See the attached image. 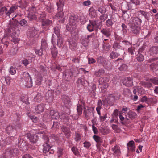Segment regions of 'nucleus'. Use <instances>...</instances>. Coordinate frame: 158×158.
<instances>
[{
    "label": "nucleus",
    "mask_w": 158,
    "mask_h": 158,
    "mask_svg": "<svg viewBox=\"0 0 158 158\" xmlns=\"http://www.w3.org/2000/svg\"><path fill=\"white\" fill-rule=\"evenodd\" d=\"M77 17L75 15H72L69 18V24L70 26H66V29L69 31H71V35L72 36L74 37V36H75V37L76 38L77 36V34L75 31H73V27L72 26L75 25L77 22Z\"/></svg>",
    "instance_id": "obj_1"
},
{
    "label": "nucleus",
    "mask_w": 158,
    "mask_h": 158,
    "mask_svg": "<svg viewBox=\"0 0 158 158\" xmlns=\"http://www.w3.org/2000/svg\"><path fill=\"white\" fill-rule=\"evenodd\" d=\"M24 81L23 84L25 87L27 88H31L32 86V79L29 73L26 72L23 73Z\"/></svg>",
    "instance_id": "obj_2"
},
{
    "label": "nucleus",
    "mask_w": 158,
    "mask_h": 158,
    "mask_svg": "<svg viewBox=\"0 0 158 158\" xmlns=\"http://www.w3.org/2000/svg\"><path fill=\"white\" fill-rule=\"evenodd\" d=\"M59 1L60 3V5L57 3V5L58 7L57 9L58 10L60 11L55 15V18L57 19H62L63 17L64 14L61 11L63 10L62 7L64 4L62 3V0H59Z\"/></svg>",
    "instance_id": "obj_3"
},
{
    "label": "nucleus",
    "mask_w": 158,
    "mask_h": 158,
    "mask_svg": "<svg viewBox=\"0 0 158 158\" xmlns=\"http://www.w3.org/2000/svg\"><path fill=\"white\" fill-rule=\"evenodd\" d=\"M93 35V34L87 36L86 35H82L81 39V44L85 47L88 46V43L89 41V38L92 37Z\"/></svg>",
    "instance_id": "obj_4"
},
{
    "label": "nucleus",
    "mask_w": 158,
    "mask_h": 158,
    "mask_svg": "<svg viewBox=\"0 0 158 158\" xmlns=\"http://www.w3.org/2000/svg\"><path fill=\"white\" fill-rule=\"evenodd\" d=\"M61 99L62 102L64 104L65 106L68 108H69L71 105L70 98L67 96L63 95L61 96Z\"/></svg>",
    "instance_id": "obj_5"
},
{
    "label": "nucleus",
    "mask_w": 158,
    "mask_h": 158,
    "mask_svg": "<svg viewBox=\"0 0 158 158\" xmlns=\"http://www.w3.org/2000/svg\"><path fill=\"white\" fill-rule=\"evenodd\" d=\"M128 25L130 27L131 30L133 33L137 34L139 32L140 27L137 25L131 23H128Z\"/></svg>",
    "instance_id": "obj_6"
},
{
    "label": "nucleus",
    "mask_w": 158,
    "mask_h": 158,
    "mask_svg": "<svg viewBox=\"0 0 158 158\" xmlns=\"http://www.w3.org/2000/svg\"><path fill=\"white\" fill-rule=\"evenodd\" d=\"M123 83L126 86H132L133 85V79L130 77H126L123 80Z\"/></svg>",
    "instance_id": "obj_7"
},
{
    "label": "nucleus",
    "mask_w": 158,
    "mask_h": 158,
    "mask_svg": "<svg viewBox=\"0 0 158 158\" xmlns=\"http://www.w3.org/2000/svg\"><path fill=\"white\" fill-rule=\"evenodd\" d=\"M84 114L85 115L86 118H90V117L92 116V113L93 112L92 109L88 106H85L84 107Z\"/></svg>",
    "instance_id": "obj_8"
},
{
    "label": "nucleus",
    "mask_w": 158,
    "mask_h": 158,
    "mask_svg": "<svg viewBox=\"0 0 158 158\" xmlns=\"http://www.w3.org/2000/svg\"><path fill=\"white\" fill-rule=\"evenodd\" d=\"M132 4L135 5V7L140 4V2L139 0H129V2L127 4L129 9L133 10V8L135 7L132 6Z\"/></svg>",
    "instance_id": "obj_9"
},
{
    "label": "nucleus",
    "mask_w": 158,
    "mask_h": 158,
    "mask_svg": "<svg viewBox=\"0 0 158 158\" xmlns=\"http://www.w3.org/2000/svg\"><path fill=\"white\" fill-rule=\"evenodd\" d=\"M14 99V98L12 97V95H10L8 97V100H6L7 106L9 107H13L15 103Z\"/></svg>",
    "instance_id": "obj_10"
},
{
    "label": "nucleus",
    "mask_w": 158,
    "mask_h": 158,
    "mask_svg": "<svg viewBox=\"0 0 158 158\" xmlns=\"http://www.w3.org/2000/svg\"><path fill=\"white\" fill-rule=\"evenodd\" d=\"M52 22L51 20L48 19H43L42 21V27L43 28L48 29V26L52 24Z\"/></svg>",
    "instance_id": "obj_11"
},
{
    "label": "nucleus",
    "mask_w": 158,
    "mask_h": 158,
    "mask_svg": "<svg viewBox=\"0 0 158 158\" xmlns=\"http://www.w3.org/2000/svg\"><path fill=\"white\" fill-rule=\"evenodd\" d=\"M27 135V137L29 139L30 141L33 143H35L38 140V137L36 135H31L28 133Z\"/></svg>",
    "instance_id": "obj_12"
},
{
    "label": "nucleus",
    "mask_w": 158,
    "mask_h": 158,
    "mask_svg": "<svg viewBox=\"0 0 158 158\" xmlns=\"http://www.w3.org/2000/svg\"><path fill=\"white\" fill-rule=\"evenodd\" d=\"M72 75V73L70 69L66 70L63 74L64 79L67 81H69L71 78Z\"/></svg>",
    "instance_id": "obj_13"
},
{
    "label": "nucleus",
    "mask_w": 158,
    "mask_h": 158,
    "mask_svg": "<svg viewBox=\"0 0 158 158\" xmlns=\"http://www.w3.org/2000/svg\"><path fill=\"white\" fill-rule=\"evenodd\" d=\"M108 81L109 80L107 77H101L99 79V84L101 85H104L105 88H106L109 86Z\"/></svg>",
    "instance_id": "obj_14"
},
{
    "label": "nucleus",
    "mask_w": 158,
    "mask_h": 158,
    "mask_svg": "<svg viewBox=\"0 0 158 158\" xmlns=\"http://www.w3.org/2000/svg\"><path fill=\"white\" fill-rule=\"evenodd\" d=\"M61 129L62 132H63L66 138H69L70 136L71 132L70 129L65 126H63L61 127Z\"/></svg>",
    "instance_id": "obj_15"
},
{
    "label": "nucleus",
    "mask_w": 158,
    "mask_h": 158,
    "mask_svg": "<svg viewBox=\"0 0 158 158\" xmlns=\"http://www.w3.org/2000/svg\"><path fill=\"white\" fill-rule=\"evenodd\" d=\"M45 107V106L44 104H40L36 106L35 110L37 113L40 114L44 111Z\"/></svg>",
    "instance_id": "obj_16"
},
{
    "label": "nucleus",
    "mask_w": 158,
    "mask_h": 158,
    "mask_svg": "<svg viewBox=\"0 0 158 158\" xmlns=\"http://www.w3.org/2000/svg\"><path fill=\"white\" fill-rule=\"evenodd\" d=\"M50 114L51 118L53 119H57L59 118H61V116L60 115H59V113L53 110H51L50 111Z\"/></svg>",
    "instance_id": "obj_17"
},
{
    "label": "nucleus",
    "mask_w": 158,
    "mask_h": 158,
    "mask_svg": "<svg viewBox=\"0 0 158 158\" xmlns=\"http://www.w3.org/2000/svg\"><path fill=\"white\" fill-rule=\"evenodd\" d=\"M68 41L69 43V48L73 50L76 48L77 46V44L74 39H70L68 40Z\"/></svg>",
    "instance_id": "obj_18"
},
{
    "label": "nucleus",
    "mask_w": 158,
    "mask_h": 158,
    "mask_svg": "<svg viewBox=\"0 0 158 158\" xmlns=\"http://www.w3.org/2000/svg\"><path fill=\"white\" fill-rule=\"evenodd\" d=\"M100 31L104 36L107 37H109L110 36L112 31L109 29H106L103 28Z\"/></svg>",
    "instance_id": "obj_19"
},
{
    "label": "nucleus",
    "mask_w": 158,
    "mask_h": 158,
    "mask_svg": "<svg viewBox=\"0 0 158 158\" xmlns=\"http://www.w3.org/2000/svg\"><path fill=\"white\" fill-rule=\"evenodd\" d=\"M44 4L46 6V9L48 12L49 13L52 12L53 11L54 8L53 6L50 2H48V3L46 1H44Z\"/></svg>",
    "instance_id": "obj_20"
},
{
    "label": "nucleus",
    "mask_w": 158,
    "mask_h": 158,
    "mask_svg": "<svg viewBox=\"0 0 158 158\" xmlns=\"http://www.w3.org/2000/svg\"><path fill=\"white\" fill-rule=\"evenodd\" d=\"M129 23H131L135 25H139L141 23V20L138 17L133 18H132L131 22Z\"/></svg>",
    "instance_id": "obj_21"
},
{
    "label": "nucleus",
    "mask_w": 158,
    "mask_h": 158,
    "mask_svg": "<svg viewBox=\"0 0 158 158\" xmlns=\"http://www.w3.org/2000/svg\"><path fill=\"white\" fill-rule=\"evenodd\" d=\"M97 62L98 63L102 64L103 66L105 67L106 68H108L107 66H106V65L107 64H108L107 63H106V59L103 57L100 56L97 59Z\"/></svg>",
    "instance_id": "obj_22"
},
{
    "label": "nucleus",
    "mask_w": 158,
    "mask_h": 158,
    "mask_svg": "<svg viewBox=\"0 0 158 158\" xmlns=\"http://www.w3.org/2000/svg\"><path fill=\"white\" fill-rule=\"evenodd\" d=\"M6 131L7 133L10 135L13 133H15V129L13 126L9 125L7 127Z\"/></svg>",
    "instance_id": "obj_23"
},
{
    "label": "nucleus",
    "mask_w": 158,
    "mask_h": 158,
    "mask_svg": "<svg viewBox=\"0 0 158 158\" xmlns=\"http://www.w3.org/2000/svg\"><path fill=\"white\" fill-rule=\"evenodd\" d=\"M134 142L133 141H130L127 143V148L129 150L134 151L135 150Z\"/></svg>",
    "instance_id": "obj_24"
},
{
    "label": "nucleus",
    "mask_w": 158,
    "mask_h": 158,
    "mask_svg": "<svg viewBox=\"0 0 158 158\" xmlns=\"http://www.w3.org/2000/svg\"><path fill=\"white\" fill-rule=\"evenodd\" d=\"M150 52L152 55L158 53V46H153L151 47L150 49Z\"/></svg>",
    "instance_id": "obj_25"
},
{
    "label": "nucleus",
    "mask_w": 158,
    "mask_h": 158,
    "mask_svg": "<svg viewBox=\"0 0 158 158\" xmlns=\"http://www.w3.org/2000/svg\"><path fill=\"white\" fill-rule=\"evenodd\" d=\"M46 99L49 101L52 100L53 98V94L50 91H48L46 94Z\"/></svg>",
    "instance_id": "obj_26"
},
{
    "label": "nucleus",
    "mask_w": 158,
    "mask_h": 158,
    "mask_svg": "<svg viewBox=\"0 0 158 158\" xmlns=\"http://www.w3.org/2000/svg\"><path fill=\"white\" fill-rule=\"evenodd\" d=\"M112 150L113 152V154L114 155L118 156L120 153L119 147L117 146L112 148Z\"/></svg>",
    "instance_id": "obj_27"
},
{
    "label": "nucleus",
    "mask_w": 158,
    "mask_h": 158,
    "mask_svg": "<svg viewBox=\"0 0 158 158\" xmlns=\"http://www.w3.org/2000/svg\"><path fill=\"white\" fill-rule=\"evenodd\" d=\"M102 103L100 99H99L98 101V102L97 103V107L96 108V110L98 114L100 115V110L102 108Z\"/></svg>",
    "instance_id": "obj_28"
},
{
    "label": "nucleus",
    "mask_w": 158,
    "mask_h": 158,
    "mask_svg": "<svg viewBox=\"0 0 158 158\" xmlns=\"http://www.w3.org/2000/svg\"><path fill=\"white\" fill-rule=\"evenodd\" d=\"M18 6L15 5H13L10 9L7 12H5L6 15L9 16L12 13H13L17 8Z\"/></svg>",
    "instance_id": "obj_29"
},
{
    "label": "nucleus",
    "mask_w": 158,
    "mask_h": 158,
    "mask_svg": "<svg viewBox=\"0 0 158 158\" xmlns=\"http://www.w3.org/2000/svg\"><path fill=\"white\" fill-rule=\"evenodd\" d=\"M60 27L59 25L56 26L55 27L53 28V32L56 35L57 37H59L60 36H61V35L60 34Z\"/></svg>",
    "instance_id": "obj_30"
},
{
    "label": "nucleus",
    "mask_w": 158,
    "mask_h": 158,
    "mask_svg": "<svg viewBox=\"0 0 158 158\" xmlns=\"http://www.w3.org/2000/svg\"><path fill=\"white\" fill-rule=\"evenodd\" d=\"M50 148V145L47 142H46L43 145V152L45 153H46L49 151Z\"/></svg>",
    "instance_id": "obj_31"
},
{
    "label": "nucleus",
    "mask_w": 158,
    "mask_h": 158,
    "mask_svg": "<svg viewBox=\"0 0 158 158\" xmlns=\"http://www.w3.org/2000/svg\"><path fill=\"white\" fill-rule=\"evenodd\" d=\"M93 138L96 141V142L98 143L97 144V147H98V143H101L102 142V140L101 138L98 136L94 135L93 136Z\"/></svg>",
    "instance_id": "obj_32"
},
{
    "label": "nucleus",
    "mask_w": 158,
    "mask_h": 158,
    "mask_svg": "<svg viewBox=\"0 0 158 158\" xmlns=\"http://www.w3.org/2000/svg\"><path fill=\"white\" fill-rule=\"evenodd\" d=\"M43 77L40 74H38L37 77H36V84L40 85L41 84L42 81Z\"/></svg>",
    "instance_id": "obj_33"
},
{
    "label": "nucleus",
    "mask_w": 158,
    "mask_h": 158,
    "mask_svg": "<svg viewBox=\"0 0 158 158\" xmlns=\"http://www.w3.org/2000/svg\"><path fill=\"white\" fill-rule=\"evenodd\" d=\"M43 97L40 93L37 94V95L34 98L35 102H40L42 99Z\"/></svg>",
    "instance_id": "obj_34"
},
{
    "label": "nucleus",
    "mask_w": 158,
    "mask_h": 158,
    "mask_svg": "<svg viewBox=\"0 0 158 158\" xmlns=\"http://www.w3.org/2000/svg\"><path fill=\"white\" fill-rule=\"evenodd\" d=\"M151 69L155 73L158 70V64L156 63H152L150 65Z\"/></svg>",
    "instance_id": "obj_35"
},
{
    "label": "nucleus",
    "mask_w": 158,
    "mask_h": 158,
    "mask_svg": "<svg viewBox=\"0 0 158 158\" xmlns=\"http://www.w3.org/2000/svg\"><path fill=\"white\" fill-rule=\"evenodd\" d=\"M113 48L116 50L119 49H122V48L120 45V43L118 42H115L113 45Z\"/></svg>",
    "instance_id": "obj_36"
},
{
    "label": "nucleus",
    "mask_w": 158,
    "mask_h": 158,
    "mask_svg": "<svg viewBox=\"0 0 158 158\" xmlns=\"http://www.w3.org/2000/svg\"><path fill=\"white\" fill-rule=\"evenodd\" d=\"M58 38L57 41V45L59 47H61L63 45V39L61 36L57 37Z\"/></svg>",
    "instance_id": "obj_37"
},
{
    "label": "nucleus",
    "mask_w": 158,
    "mask_h": 158,
    "mask_svg": "<svg viewBox=\"0 0 158 158\" xmlns=\"http://www.w3.org/2000/svg\"><path fill=\"white\" fill-rule=\"evenodd\" d=\"M18 50V48L17 47H13L9 50V52L10 55H15Z\"/></svg>",
    "instance_id": "obj_38"
},
{
    "label": "nucleus",
    "mask_w": 158,
    "mask_h": 158,
    "mask_svg": "<svg viewBox=\"0 0 158 158\" xmlns=\"http://www.w3.org/2000/svg\"><path fill=\"white\" fill-rule=\"evenodd\" d=\"M10 138V137L7 138V140L6 141L3 140L2 139L0 140V146L1 147H3L6 146L7 143H9L8 142V140H9Z\"/></svg>",
    "instance_id": "obj_39"
},
{
    "label": "nucleus",
    "mask_w": 158,
    "mask_h": 158,
    "mask_svg": "<svg viewBox=\"0 0 158 158\" xmlns=\"http://www.w3.org/2000/svg\"><path fill=\"white\" fill-rule=\"evenodd\" d=\"M128 117L131 119L135 118L137 116L136 114L134 112L132 111L129 112L127 114Z\"/></svg>",
    "instance_id": "obj_40"
},
{
    "label": "nucleus",
    "mask_w": 158,
    "mask_h": 158,
    "mask_svg": "<svg viewBox=\"0 0 158 158\" xmlns=\"http://www.w3.org/2000/svg\"><path fill=\"white\" fill-rule=\"evenodd\" d=\"M10 154L13 156H17L18 153V150L17 148H14L10 149L9 151Z\"/></svg>",
    "instance_id": "obj_41"
},
{
    "label": "nucleus",
    "mask_w": 158,
    "mask_h": 158,
    "mask_svg": "<svg viewBox=\"0 0 158 158\" xmlns=\"http://www.w3.org/2000/svg\"><path fill=\"white\" fill-rule=\"evenodd\" d=\"M143 53V54L139 53L137 55L136 59L139 61L141 62L143 61L144 60Z\"/></svg>",
    "instance_id": "obj_42"
},
{
    "label": "nucleus",
    "mask_w": 158,
    "mask_h": 158,
    "mask_svg": "<svg viewBox=\"0 0 158 158\" xmlns=\"http://www.w3.org/2000/svg\"><path fill=\"white\" fill-rule=\"evenodd\" d=\"M105 73L104 70L103 69H101L95 73V75L97 77L101 76L102 74H104Z\"/></svg>",
    "instance_id": "obj_43"
},
{
    "label": "nucleus",
    "mask_w": 158,
    "mask_h": 158,
    "mask_svg": "<svg viewBox=\"0 0 158 158\" xmlns=\"http://www.w3.org/2000/svg\"><path fill=\"white\" fill-rule=\"evenodd\" d=\"M114 99L113 96L111 94L109 95L107 98L103 101L104 102H107L108 104H109L111 101L113 100Z\"/></svg>",
    "instance_id": "obj_44"
},
{
    "label": "nucleus",
    "mask_w": 158,
    "mask_h": 158,
    "mask_svg": "<svg viewBox=\"0 0 158 158\" xmlns=\"http://www.w3.org/2000/svg\"><path fill=\"white\" fill-rule=\"evenodd\" d=\"M108 15L107 14H103L99 17V19L101 22H104L108 18Z\"/></svg>",
    "instance_id": "obj_45"
},
{
    "label": "nucleus",
    "mask_w": 158,
    "mask_h": 158,
    "mask_svg": "<svg viewBox=\"0 0 158 158\" xmlns=\"http://www.w3.org/2000/svg\"><path fill=\"white\" fill-rule=\"evenodd\" d=\"M89 14L95 17L96 15V11L93 8H90L89 10Z\"/></svg>",
    "instance_id": "obj_46"
},
{
    "label": "nucleus",
    "mask_w": 158,
    "mask_h": 158,
    "mask_svg": "<svg viewBox=\"0 0 158 158\" xmlns=\"http://www.w3.org/2000/svg\"><path fill=\"white\" fill-rule=\"evenodd\" d=\"M28 17L30 20H36L37 19V17L34 14H31L30 13L28 16Z\"/></svg>",
    "instance_id": "obj_47"
},
{
    "label": "nucleus",
    "mask_w": 158,
    "mask_h": 158,
    "mask_svg": "<svg viewBox=\"0 0 158 158\" xmlns=\"http://www.w3.org/2000/svg\"><path fill=\"white\" fill-rule=\"evenodd\" d=\"M52 55L54 58H55L57 55L58 52L56 48L53 49L51 51Z\"/></svg>",
    "instance_id": "obj_48"
},
{
    "label": "nucleus",
    "mask_w": 158,
    "mask_h": 158,
    "mask_svg": "<svg viewBox=\"0 0 158 158\" xmlns=\"http://www.w3.org/2000/svg\"><path fill=\"white\" fill-rule=\"evenodd\" d=\"M114 22L110 19L107 20L106 22V25L108 27H110L112 26Z\"/></svg>",
    "instance_id": "obj_49"
},
{
    "label": "nucleus",
    "mask_w": 158,
    "mask_h": 158,
    "mask_svg": "<svg viewBox=\"0 0 158 158\" xmlns=\"http://www.w3.org/2000/svg\"><path fill=\"white\" fill-rule=\"evenodd\" d=\"M39 69L40 71L43 73L45 74L47 72L46 68L42 65H40Z\"/></svg>",
    "instance_id": "obj_50"
},
{
    "label": "nucleus",
    "mask_w": 158,
    "mask_h": 158,
    "mask_svg": "<svg viewBox=\"0 0 158 158\" xmlns=\"http://www.w3.org/2000/svg\"><path fill=\"white\" fill-rule=\"evenodd\" d=\"M19 24L22 26H25L27 25V23L25 19H22L20 21Z\"/></svg>",
    "instance_id": "obj_51"
},
{
    "label": "nucleus",
    "mask_w": 158,
    "mask_h": 158,
    "mask_svg": "<svg viewBox=\"0 0 158 158\" xmlns=\"http://www.w3.org/2000/svg\"><path fill=\"white\" fill-rule=\"evenodd\" d=\"M47 46V43L46 40L44 39H42L41 41V48L42 49L45 48Z\"/></svg>",
    "instance_id": "obj_52"
},
{
    "label": "nucleus",
    "mask_w": 158,
    "mask_h": 158,
    "mask_svg": "<svg viewBox=\"0 0 158 158\" xmlns=\"http://www.w3.org/2000/svg\"><path fill=\"white\" fill-rule=\"evenodd\" d=\"M119 69L120 71H125L127 69V66L125 64H122L119 67Z\"/></svg>",
    "instance_id": "obj_53"
},
{
    "label": "nucleus",
    "mask_w": 158,
    "mask_h": 158,
    "mask_svg": "<svg viewBox=\"0 0 158 158\" xmlns=\"http://www.w3.org/2000/svg\"><path fill=\"white\" fill-rule=\"evenodd\" d=\"M20 2L22 5V8H25L28 5L27 2L26 0H21Z\"/></svg>",
    "instance_id": "obj_54"
},
{
    "label": "nucleus",
    "mask_w": 158,
    "mask_h": 158,
    "mask_svg": "<svg viewBox=\"0 0 158 158\" xmlns=\"http://www.w3.org/2000/svg\"><path fill=\"white\" fill-rule=\"evenodd\" d=\"M77 110L79 115L81 114L82 111V106L80 104L78 105L77 107Z\"/></svg>",
    "instance_id": "obj_55"
},
{
    "label": "nucleus",
    "mask_w": 158,
    "mask_h": 158,
    "mask_svg": "<svg viewBox=\"0 0 158 158\" xmlns=\"http://www.w3.org/2000/svg\"><path fill=\"white\" fill-rule=\"evenodd\" d=\"M103 48L104 50L106 51H108L110 49V46L109 44H106L104 42V44H103Z\"/></svg>",
    "instance_id": "obj_56"
},
{
    "label": "nucleus",
    "mask_w": 158,
    "mask_h": 158,
    "mask_svg": "<svg viewBox=\"0 0 158 158\" xmlns=\"http://www.w3.org/2000/svg\"><path fill=\"white\" fill-rule=\"evenodd\" d=\"M98 10L101 14L105 13L106 11V9L104 7L102 6H100L98 9Z\"/></svg>",
    "instance_id": "obj_57"
},
{
    "label": "nucleus",
    "mask_w": 158,
    "mask_h": 158,
    "mask_svg": "<svg viewBox=\"0 0 158 158\" xmlns=\"http://www.w3.org/2000/svg\"><path fill=\"white\" fill-rule=\"evenodd\" d=\"M87 27V29L89 32H92L94 30V27L90 23L88 24Z\"/></svg>",
    "instance_id": "obj_58"
},
{
    "label": "nucleus",
    "mask_w": 158,
    "mask_h": 158,
    "mask_svg": "<svg viewBox=\"0 0 158 158\" xmlns=\"http://www.w3.org/2000/svg\"><path fill=\"white\" fill-rule=\"evenodd\" d=\"M63 149L61 148H58L57 151L58 157L59 158L63 154Z\"/></svg>",
    "instance_id": "obj_59"
},
{
    "label": "nucleus",
    "mask_w": 158,
    "mask_h": 158,
    "mask_svg": "<svg viewBox=\"0 0 158 158\" xmlns=\"http://www.w3.org/2000/svg\"><path fill=\"white\" fill-rule=\"evenodd\" d=\"M16 72L15 69L13 66L11 67L9 70L10 73L12 75L15 74Z\"/></svg>",
    "instance_id": "obj_60"
},
{
    "label": "nucleus",
    "mask_w": 158,
    "mask_h": 158,
    "mask_svg": "<svg viewBox=\"0 0 158 158\" xmlns=\"http://www.w3.org/2000/svg\"><path fill=\"white\" fill-rule=\"evenodd\" d=\"M43 49L41 48L40 49H36L35 51L36 54L39 56H41L43 54Z\"/></svg>",
    "instance_id": "obj_61"
},
{
    "label": "nucleus",
    "mask_w": 158,
    "mask_h": 158,
    "mask_svg": "<svg viewBox=\"0 0 158 158\" xmlns=\"http://www.w3.org/2000/svg\"><path fill=\"white\" fill-rule=\"evenodd\" d=\"M138 14L140 13L146 19H148L147 13L146 12L140 10L138 12Z\"/></svg>",
    "instance_id": "obj_62"
},
{
    "label": "nucleus",
    "mask_w": 158,
    "mask_h": 158,
    "mask_svg": "<svg viewBox=\"0 0 158 158\" xmlns=\"http://www.w3.org/2000/svg\"><path fill=\"white\" fill-rule=\"evenodd\" d=\"M117 15L113 14L111 16L110 19H111L114 22H115L117 20Z\"/></svg>",
    "instance_id": "obj_63"
},
{
    "label": "nucleus",
    "mask_w": 158,
    "mask_h": 158,
    "mask_svg": "<svg viewBox=\"0 0 158 158\" xmlns=\"http://www.w3.org/2000/svg\"><path fill=\"white\" fill-rule=\"evenodd\" d=\"M151 81L152 83L155 85H158V78L155 77L151 79Z\"/></svg>",
    "instance_id": "obj_64"
}]
</instances>
